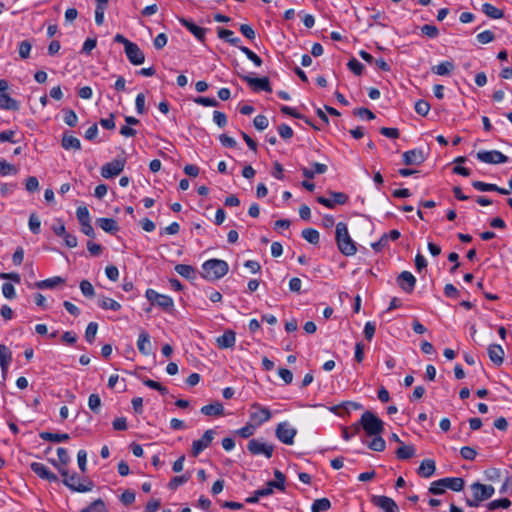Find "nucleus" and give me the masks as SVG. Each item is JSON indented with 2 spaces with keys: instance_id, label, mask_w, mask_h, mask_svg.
Returning <instances> with one entry per match:
<instances>
[{
  "instance_id": "46",
  "label": "nucleus",
  "mask_w": 512,
  "mask_h": 512,
  "mask_svg": "<svg viewBox=\"0 0 512 512\" xmlns=\"http://www.w3.org/2000/svg\"><path fill=\"white\" fill-rule=\"evenodd\" d=\"M64 122L70 126L75 127L78 122V117L72 109H64Z\"/></svg>"
},
{
  "instance_id": "13",
  "label": "nucleus",
  "mask_w": 512,
  "mask_h": 512,
  "mask_svg": "<svg viewBox=\"0 0 512 512\" xmlns=\"http://www.w3.org/2000/svg\"><path fill=\"white\" fill-rule=\"evenodd\" d=\"M471 490L473 496H476L481 501L491 498L495 492L492 485H485L479 482L473 483L471 485Z\"/></svg>"
},
{
  "instance_id": "15",
  "label": "nucleus",
  "mask_w": 512,
  "mask_h": 512,
  "mask_svg": "<svg viewBox=\"0 0 512 512\" xmlns=\"http://www.w3.org/2000/svg\"><path fill=\"white\" fill-rule=\"evenodd\" d=\"M126 56L131 64L133 65H141L145 61V55L138 47L137 44L131 43L125 49Z\"/></svg>"
},
{
  "instance_id": "54",
  "label": "nucleus",
  "mask_w": 512,
  "mask_h": 512,
  "mask_svg": "<svg viewBox=\"0 0 512 512\" xmlns=\"http://www.w3.org/2000/svg\"><path fill=\"white\" fill-rule=\"evenodd\" d=\"M415 111L421 116H426L430 111V104L425 100H418L415 103Z\"/></svg>"
},
{
  "instance_id": "39",
  "label": "nucleus",
  "mask_w": 512,
  "mask_h": 512,
  "mask_svg": "<svg viewBox=\"0 0 512 512\" xmlns=\"http://www.w3.org/2000/svg\"><path fill=\"white\" fill-rule=\"evenodd\" d=\"M175 271L184 278L190 279L195 276V270L192 266L186 264H178Z\"/></svg>"
},
{
  "instance_id": "9",
  "label": "nucleus",
  "mask_w": 512,
  "mask_h": 512,
  "mask_svg": "<svg viewBox=\"0 0 512 512\" xmlns=\"http://www.w3.org/2000/svg\"><path fill=\"white\" fill-rule=\"evenodd\" d=\"M125 167V160L124 159H115L105 165L101 168V176L109 179L114 176L119 175Z\"/></svg>"
},
{
  "instance_id": "31",
  "label": "nucleus",
  "mask_w": 512,
  "mask_h": 512,
  "mask_svg": "<svg viewBox=\"0 0 512 512\" xmlns=\"http://www.w3.org/2000/svg\"><path fill=\"white\" fill-rule=\"evenodd\" d=\"M62 147L65 150L75 149L80 150L81 149V142L78 138L64 134L62 138Z\"/></svg>"
},
{
  "instance_id": "16",
  "label": "nucleus",
  "mask_w": 512,
  "mask_h": 512,
  "mask_svg": "<svg viewBox=\"0 0 512 512\" xmlns=\"http://www.w3.org/2000/svg\"><path fill=\"white\" fill-rule=\"evenodd\" d=\"M472 186L478 191H495L500 194L507 195L512 191V180L509 181V189L500 188L496 184L485 183L482 181H473Z\"/></svg>"
},
{
  "instance_id": "63",
  "label": "nucleus",
  "mask_w": 512,
  "mask_h": 512,
  "mask_svg": "<svg viewBox=\"0 0 512 512\" xmlns=\"http://www.w3.org/2000/svg\"><path fill=\"white\" fill-rule=\"evenodd\" d=\"M52 230L59 237H63L67 233L65 225L61 219H56L55 223L52 225Z\"/></svg>"
},
{
  "instance_id": "55",
  "label": "nucleus",
  "mask_w": 512,
  "mask_h": 512,
  "mask_svg": "<svg viewBox=\"0 0 512 512\" xmlns=\"http://www.w3.org/2000/svg\"><path fill=\"white\" fill-rule=\"evenodd\" d=\"M32 45L29 41L24 40L19 44V56L22 59H27L30 56Z\"/></svg>"
},
{
  "instance_id": "30",
  "label": "nucleus",
  "mask_w": 512,
  "mask_h": 512,
  "mask_svg": "<svg viewBox=\"0 0 512 512\" xmlns=\"http://www.w3.org/2000/svg\"><path fill=\"white\" fill-rule=\"evenodd\" d=\"M454 68L455 66L452 61H444L436 66H433L432 72L437 75L444 76L450 74L454 70Z\"/></svg>"
},
{
  "instance_id": "6",
  "label": "nucleus",
  "mask_w": 512,
  "mask_h": 512,
  "mask_svg": "<svg viewBox=\"0 0 512 512\" xmlns=\"http://www.w3.org/2000/svg\"><path fill=\"white\" fill-rule=\"evenodd\" d=\"M275 433L279 441L286 445H292L294 443L297 430L288 422H281L277 425Z\"/></svg>"
},
{
  "instance_id": "20",
  "label": "nucleus",
  "mask_w": 512,
  "mask_h": 512,
  "mask_svg": "<svg viewBox=\"0 0 512 512\" xmlns=\"http://www.w3.org/2000/svg\"><path fill=\"white\" fill-rule=\"evenodd\" d=\"M216 342L220 349L233 347L236 342L235 332L232 330H226L221 336L217 338Z\"/></svg>"
},
{
  "instance_id": "7",
  "label": "nucleus",
  "mask_w": 512,
  "mask_h": 512,
  "mask_svg": "<svg viewBox=\"0 0 512 512\" xmlns=\"http://www.w3.org/2000/svg\"><path fill=\"white\" fill-rule=\"evenodd\" d=\"M247 449L252 455L263 454L269 459L272 457L274 446L260 439H251L248 442Z\"/></svg>"
},
{
  "instance_id": "42",
  "label": "nucleus",
  "mask_w": 512,
  "mask_h": 512,
  "mask_svg": "<svg viewBox=\"0 0 512 512\" xmlns=\"http://www.w3.org/2000/svg\"><path fill=\"white\" fill-rule=\"evenodd\" d=\"M368 447L373 451L382 452L386 447V443L380 435H377L374 436L372 441L368 444Z\"/></svg>"
},
{
  "instance_id": "27",
  "label": "nucleus",
  "mask_w": 512,
  "mask_h": 512,
  "mask_svg": "<svg viewBox=\"0 0 512 512\" xmlns=\"http://www.w3.org/2000/svg\"><path fill=\"white\" fill-rule=\"evenodd\" d=\"M201 413L206 416H222L224 414V407L219 401H215L209 405L201 408Z\"/></svg>"
},
{
  "instance_id": "29",
  "label": "nucleus",
  "mask_w": 512,
  "mask_h": 512,
  "mask_svg": "<svg viewBox=\"0 0 512 512\" xmlns=\"http://www.w3.org/2000/svg\"><path fill=\"white\" fill-rule=\"evenodd\" d=\"M39 436L42 440L50 441V442H54V443L64 442L70 438L69 434H67V433L58 434V433H51V432H41L39 434Z\"/></svg>"
},
{
  "instance_id": "5",
  "label": "nucleus",
  "mask_w": 512,
  "mask_h": 512,
  "mask_svg": "<svg viewBox=\"0 0 512 512\" xmlns=\"http://www.w3.org/2000/svg\"><path fill=\"white\" fill-rule=\"evenodd\" d=\"M64 485L69 489L76 492H89L93 489L94 484L92 481L87 479H81L76 473L69 475L63 479Z\"/></svg>"
},
{
  "instance_id": "44",
  "label": "nucleus",
  "mask_w": 512,
  "mask_h": 512,
  "mask_svg": "<svg viewBox=\"0 0 512 512\" xmlns=\"http://www.w3.org/2000/svg\"><path fill=\"white\" fill-rule=\"evenodd\" d=\"M156 305L165 309V310H171L174 306L173 299L168 295L160 294Z\"/></svg>"
},
{
  "instance_id": "1",
  "label": "nucleus",
  "mask_w": 512,
  "mask_h": 512,
  "mask_svg": "<svg viewBox=\"0 0 512 512\" xmlns=\"http://www.w3.org/2000/svg\"><path fill=\"white\" fill-rule=\"evenodd\" d=\"M361 427L368 436H377L383 432L384 423L374 413L370 411H365L361 415L359 423H355L352 425L353 434H358Z\"/></svg>"
},
{
  "instance_id": "58",
  "label": "nucleus",
  "mask_w": 512,
  "mask_h": 512,
  "mask_svg": "<svg viewBox=\"0 0 512 512\" xmlns=\"http://www.w3.org/2000/svg\"><path fill=\"white\" fill-rule=\"evenodd\" d=\"M421 32L424 35L428 36L429 38H436L439 35L438 28L434 25H429V24L423 25L421 27Z\"/></svg>"
},
{
  "instance_id": "8",
  "label": "nucleus",
  "mask_w": 512,
  "mask_h": 512,
  "mask_svg": "<svg viewBox=\"0 0 512 512\" xmlns=\"http://www.w3.org/2000/svg\"><path fill=\"white\" fill-rule=\"evenodd\" d=\"M477 159L487 164H501L508 161V157L497 150H482L477 153Z\"/></svg>"
},
{
  "instance_id": "12",
  "label": "nucleus",
  "mask_w": 512,
  "mask_h": 512,
  "mask_svg": "<svg viewBox=\"0 0 512 512\" xmlns=\"http://www.w3.org/2000/svg\"><path fill=\"white\" fill-rule=\"evenodd\" d=\"M31 470L41 479L47 480L49 482H57L58 477L52 471L48 469L43 463L33 462L30 464Z\"/></svg>"
},
{
  "instance_id": "26",
  "label": "nucleus",
  "mask_w": 512,
  "mask_h": 512,
  "mask_svg": "<svg viewBox=\"0 0 512 512\" xmlns=\"http://www.w3.org/2000/svg\"><path fill=\"white\" fill-rule=\"evenodd\" d=\"M96 224L105 232L115 234L119 230L117 222L112 218H98Z\"/></svg>"
},
{
  "instance_id": "24",
  "label": "nucleus",
  "mask_w": 512,
  "mask_h": 512,
  "mask_svg": "<svg viewBox=\"0 0 512 512\" xmlns=\"http://www.w3.org/2000/svg\"><path fill=\"white\" fill-rule=\"evenodd\" d=\"M371 502L375 506L383 509L385 512H387L388 510L392 509L396 505V502L392 498L387 497V496H377V495H374L371 498Z\"/></svg>"
},
{
  "instance_id": "43",
  "label": "nucleus",
  "mask_w": 512,
  "mask_h": 512,
  "mask_svg": "<svg viewBox=\"0 0 512 512\" xmlns=\"http://www.w3.org/2000/svg\"><path fill=\"white\" fill-rule=\"evenodd\" d=\"M88 407L94 413H99L101 407V398L98 394H91L88 398Z\"/></svg>"
},
{
  "instance_id": "19",
  "label": "nucleus",
  "mask_w": 512,
  "mask_h": 512,
  "mask_svg": "<svg viewBox=\"0 0 512 512\" xmlns=\"http://www.w3.org/2000/svg\"><path fill=\"white\" fill-rule=\"evenodd\" d=\"M438 484L442 487L451 489L452 491H461L464 488V480L460 477L442 478L438 480Z\"/></svg>"
},
{
  "instance_id": "34",
  "label": "nucleus",
  "mask_w": 512,
  "mask_h": 512,
  "mask_svg": "<svg viewBox=\"0 0 512 512\" xmlns=\"http://www.w3.org/2000/svg\"><path fill=\"white\" fill-rule=\"evenodd\" d=\"M331 508V502L328 498L314 500L311 506V512H325Z\"/></svg>"
},
{
  "instance_id": "28",
  "label": "nucleus",
  "mask_w": 512,
  "mask_h": 512,
  "mask_svg": "<svg viewBox=\"0 0 512 512\" xmlns=\"http://www.w3.org/2000/svg\"><path fill=\"white\" fill-rule=\"evenodd\" d=\"M0 108L4 110L16 111L19 109L18 102L7 93H0Z\"/></svg>"
},
{
  "instance_id": "52",
  "label": "nucleus",
  "mask_w": 512,
  "mask_h": 512,
  "mask_svg": "<svg viewBox=\"0 0 512 512\" xmlns=\"http://www.w3.org/2000/svg\"><path fill=\"white\" fill-rule=\"evenodd\" d=\"M257 426H255L253 423H251L250 421L245 425L243 426L242 428H240L237 433L239 436H241L242 438H248L250 436H252L254 434V431H255V428Z\"/></svg>"
},
{
  "instance_id": "49",
  "label": "nucleus",
  "mask_w": 512,
  "mask_h": 512,
  "mask_svg": "<svg viewBox=\"0 0 512 512\" xmlns=\"http://www.w3.org/2000/svg\"><path fill=\"white\" fill-rule=\"evenodd\" d=\"M80 290L86 297L92 298L95 296L94 287L88 280H82L80 282Z\"/></svg>"
},
{
  "instance_id": "64",
  "label": "nucleus",
  "mask_w": 512,
  "mask_h": 512,
  "mask_svg": "<svg viewBox=\"0 0 512 512\" xmlns=\"http://www.w3.org/2000/svg\"><path fill=\"white\" fill-rule=\"evenodd\" d=\"M3 296L7 299H13L16 296L15 288L11 283H4L2 285Z\"/></svg>"
},
{
  "instance_id": "48",
  "label": "nucleus",
  "mask_w": 512,
  "mask_h": 512,
  "mask_svg": "<svg viewBox=\"0 0 512 512\" xmlns=\"http://www.w3.org/2000/svg\"><path fill=\"white\" fill-rule=\"evenodd\" d=\"M98 324L95 322H90L85 331V339L89 343H93L95 336L97 334Z\"/></svg>"
},
{
  "instance_id": "21",
  "label": "nucleus",
  "mask_w": 512,
  "mask_h": 512,
  "mask_svg": "<svg viewBox=\"0 0 512 512\" xmlns=\"http://www.w3.org/2000/svg\"><path fill=\"white\" fill-rule=\"evenodd\" d=\"M137 348L139 352L143 355H149L151 352L150 336L145 330H142L139 334Z\"/></svg>"
},
{
  "instance_id": "14",
  "label": "nucleus",
  "mask_w": 512,
  "mask_h": 512,
  "mask_svg": "<svg viewBox=\"0 0 512 512\" xmlns=\"http://www.w3.org/2000/svg\"><path fill=\"white\" fill-rule=\"evenodd\" d=\"M397 284L406 293H411L416 285V278L409 271H403L397 277Z\"/></svg>"
},
{
  "instance_id": "50",
  "label": "nucleus",
  "mask_w": 512,
  "mask_h": 512,
  "mask_svg": "<svg viewBox=\"0 0 512 512\" xmlns=\"http://www.w3.org/2000/svg\"><path fill=\"white\" fill-rule=\"evenodd\" d=\"M29 229L31 230V232L33 234H39L40 233V226H41V221L39 219V217L32 213L29 217Z\"/></svg>"
},
{
  "instance_id": "17",
  "label": "nucleus",
  "mask_w": 512,
  "mask_h": 512,
  "mask_svg": "<svg viewBox=\"0 0 512 512\" xmlns=\"http://www.w3.org/2000/svg\"><path fill=\"white\" fill-rule=\"evenodd\" d=\"M424 160V154L420 149H413L403 153V162L405 165H418Z\"/></svg>"
},
{
  "instance_id": "4",
  "label": "nucleus",
  "mask_w": 512,
  "mask_h": 512,
  "mask_svg": "<svg viewBox=\"0 0 512 512\" xmlns=\"http://www.w3.org/2000/svg\"><path fill=\"white\" fill-rule=\"evenodd\" d=\"M271 412L267 407L262 406L259 403H253L249 410L250 422L255 426H260L267 422L271 418Z\"/></svg>"
},
{
  "instance_id": "2",
  "label": "nucleus",
  "mask_w": 512,
  "mask_h": 512,
  "mask_svg": "<svg viewBox=\"0 0 512 512\" xmlns=\"http://www.w3.org/2000/svg\"><path fill=\"white\" fill-rule=\"evenodd\" d=\"M228 270V263L220 259H210L202 264V276L208 281H216L224 277Z\"/></svg>"
},
{
  "instance_id": "57",
  "label": "nucleus",
  "mask_w": 512,
  "mask_h": 512,
  "mask_svg": "<svg viewBox=\"0 0 512 512\" xmlns=\"http://www.w3.org/2000/svg\"><path fill=\"white\" fill-rule=\"evenodd\" d=\"M253 124L257 130L262 131L268 127L269 121L265 115H257L253 120Z\"/></svg>"
},
{
  "instance_id": "40",
  "label": "nucleus",
  "mask_w": 512,
  "mask_h": 512,
  "mask_svg": "<svg viewBox=\"0 0 512 512\" xmlns=\"http://www.w3.org/2000/svg\"><path fill=\"white\" fill-rule=\"evenodd\" d=\"M302 237L311 244H317L320 239L319 232L313 228H307L302 231Z\"/></svg>"
},
{
  "instance_id": "38",
  "label": "nucleus",
  "mask_w": 512,
  "mask_h": 512,
  "mask_svg": "<svg viewBox=\"0 0 512 512\" xmlns=\"http://www.w3.org/2000/svg\"><path fill=\"white\" fill-rule=\"evenodd\" d=\"M81 512H108V510L104 501L97 499L93 501L89 506L83 508Z\"/></svg>"
},
{
  "instance_id": "47",
  "label": "nucleus",
  "mask_w": 512,
  "mask_h": 512,
  "mask_svg": "<svg viewBox=\"0 0 512 512\" xmlns=\"http://www.w3.org/2000/svg\"><path fill=\"white\" fill-rule=\"evenodd\" d=\"M274 476H275V481H269L270 486H275V488L283 491L285 489V486H284L285 475L281 471L275 470Z\"/></svg>"
},
{
  "instance_id": "60",
  "label": "nucleus",
  "mask_w": 512,
  "mask_h": 512,
  "mask_svg": "<svg viewBox=\"0 0 512 512\" xmlns=\"http://www.w3.org/2000/svg\"><path fill=\"white\" fill-rule=\"evenodd\" d=\"M0 173L2 175L16 174L17 169L14 165L6 162L5 160L0 161Z\"/></svg>"
},
{
  "instance_id": "59",
  "label": "nucleus",
  "mask_w": 512,
  "mask_h": 512,
  "mask_svg": "<svg viewBox=\"0 0 512 512\" xmlns=\"http://www.w3.org/2000/svg\"><path fill=\"white\" fill-rule=\"evenodd\" d=\"M495 39L494 34L490 30H485L477 35V40L481 44H488Z\"/></svg>"
},
{
  "instance_id": "10",
  "label": "nucleus",
  "mask_w": 512,
  "mask_h": 512,
  "mask_svg": "<svg viewBox=\"0 0 512 512\" xmlns=\"http://www.w3.org/2000/svg\"><path fill=\"white\" fill-rule=\"evenodd\" d=\"M214 434V430L209 429L204 432L203 436L200 439L193 441L191 452L194 457H197L204 449H206L211 444L214 438Z\"/></svg>"
},
{
  "instance_id": "62",
  "label": "nucleus",
  "mask_w": 512,
  "mask_h": 512,
  "mask_svg": "<svg viewBox=\"0 0 512 512\" xmlns=\"http://www.w3.org/2000/svg\"><path fill=\"white\" fill-rule=\"evenodd\" d=\"M347 66L355 75H361L364 68L363 65L355 58H352L348 62Z\"/></svg>"
},
{
  "instance_id": "3",
  "label": "nucleus",
  "mask_w": 512,
  "mask_h": 512,
  "mask_svg": "<svg viewBox=\"0 0 512 512\" xmlns=\"http://www.w3.org/2000/svg\"><path fill=\"white\" fill-rule=\"evenodd\" d=\"M336 242L341 253L346 256H352L357 251L355 243L349 235L347 225L343 222L336 225Z\"/></svg>"
},
{
  "instance_id": "53",
  "label": "nucleus",
  "mask_w": 512,
  "mask_h": 512,
  "mask_svg": "<svg viewBox=\"0 0 512 512\" xmlns=\"http://www.w3.org/2000/svg\"><path fill=\"white\" fill-rule=\"evenodd\" d=\"M189 480V476H186V475H181V476H175L173 477L169 484H168V487L171 489V490H176L179 486L183 485L184 483H186L187 481Z\"/></svg>"
},
{
  "instance_id": "35",
  "label": "nucleus",
  "mask_w": 512,
  "mask_h": 512,
  "mask_svg": "<svg viewBox=\"0 0 512 512\" xmlns=\"http://www.w3.org/2000/svg\"><path fill=\"white\" fill-rule=\"evenodd\" d=\"M217 34L219 38L226 40L231 45L238 46L240 42V39L238 37H233L234 33L231 30L218 28Z\"/></svg>"
},
{
  "instance_id": "41",
  "label": "nucleus",
  "mask_w": 512,
  "mask_h": 512,
  "mask_svg": "<svg viewBox=\"0 0 512 512\" xmlns=\"http://www.w3.org/2000/svg\"><path fill=\"white\" fill-rule=\"evenodd\" d=\"M511 506V501L508 498H502L493 500L490 503H488L487 508L490 511L497 510L499 508L507 509Z\"/></svg>"
},
{
  "instance_id": "25",
  "label": "nucleus",
  "mask_w": 512,
  "mask_h": 512,
  "mask_svg": "<svg viewBox=\"0 0 512 512\" xmlns=\"http://www.w3.org/2000/svg\"><path fill=\"white\" fill-rule=\"evenodd\" d=\"M435 470V461L432 459H425L421 462L417 472L421 477L429 478L435 473Z\"/></svg>"
},
{
  "instance_id": "56",
  "label": "nucleus",
  "mask_w": 512,
  "mask_h": 512,
  "mask_svg": "<svg viewBox=\"0 0 512 512\" xmlns=\"http://www.w3.org/2000/svg\"><path fill=\"white\" fill-rule=\"evenodd\" d=\"M143 384L151 389L159 391L161 394L167 393V388L157 381L151 379H144Z\"/></svg>"
},
{
  "instance_id": "36",
  "label": "nucleus",
  "mask_w": 512,
  "mask_h": 512,
  "mask_svg": "<svg viewBox=\"0 0 512 512\" xmlns=\"http://www.w3.org/2000/svg\"><path fill=\"white\" fill-rule=\"evenodd\" d=\"M99 306L104 310L118 311L121 309V304L114 299L103 297L99 300Z\"/></svg>"
},
{
  "instance_id": "23",
  "label": "nucleus",
  "mask_w": 512,
  "mask_h": 512,
  "mask_svg": "<svg viewBox=\"0 0 512 512\" xmlns=\"http://www.w3.org/2000/svg\"><path fill=\"white\" fill-rule=\"evenodd\" d=\"M488 356L494 364L499 366L504 360V350L500 345L491 344L488 347Z\"/></svg>"
},
{
  "instance_id": "33",
  "label": "nucleus",
  "mask_w": 512,
  "mask_h": 512,
  "mask_svg": "<svg viewBox=\"0 0 512 512\" xmlns=\"http://www.w3.org/2000/svg\"><path fill=\"white\" fill-rule=\"evenodd\" d=\"M482 11L486 16L492 19H500L504 16L502 10L498 9L497 7L490 3H484L482 5Z\"/></svg>"
},
{
  "instance_id": "11",
  "label": "nucleus",
  "mask_w": 512,
  "mask_h": 512,
  "mask_svg": "<svg viewBox=\"0 0 512 512\" xmlns=\"http://www.w3.org/2000/svg\"><path fill=\"white\" fill-rule=\"evenodd\" d=\"M242 80L245 81L254 91L271 92V86L267 77L253 78L248 75H242Z\"/></svg>"
},
{
  "instance_id": "45",
  "label": "nucleus",
  "mask_w": 512,
  "mask_h": 512,
  "mask_svg": "<svg viewBox=\"0 0 512 512\" xmlns=\"http://www.w3.org/2000/svg\"><path fill=\"white\" fill-rule=\"evenodd\" d=\"M239 49L241 52H243L246 57L251 60L256 66H261L262 65V59L257 55L255 54L252 50H250L249 48L245 47V46H239Z\"/></svg>"
},
{
  "instance_id": "22",
  "label": "nucleus",
  "mask_w": 512,
  "mask_h": 512,
  "mask_svg": "<svg viewBox=\"0 0 512 512\" xmlns=\"http://www.w3.org/2000/svg\"><path fill=\"white\" fill-rule=\"evenodd\" d=\"M12 361V353L8 347L0 344V367L2 370L3 378H5L8 366Z\"/></svg>"
},
{
  "instance_id": "18",
  "label": "nucleus",
  "mask_w": 512,
  "mask_h": 512,
  "mask_svg": "<svg viewBox=\"0 0 512 512\" xmlns=\"http://www.w3.org/2000/svg\"><path fill=\"white\" fill-rule=\"evenodd\" d=\"M179 22L187 28L199 41L204 42L205 35H206V29L197 26L192 21L187 20L183 17L179 18Z\"/></svg>"
},
{
  "instance_id": "51",
  "label": "nucleus",
  "mask_w": 512,
  "mask_h": 512,
  "mask_svg": "<svg viewBox=\"0 0 512 512\" xmlns=\"http://www.w3.org/2000/svg\"><path fill=\"white\" fill-rule=\"evenodd\" d=\"M76 215L80 225L90 222V214L85 206L78 207Z\"/></svg>"
},
{
  "instance_id": "61",
  "label": "nucleus",
  "mask_w": 512,
  "mask_h": 512,
  "mask_svg": "<svg viewBox=\"0 0 512 512\" xmlns=\"http://www.w3.org/2000/svg\"><path fill=\"white\" fill-rule=\"evenodd\" d=\"M194 101L195 103L206 107H216L219 105L216 99L209 97H197Z\"/></svg>"
},
{
  "instance_id": "37",
  "label": "nucleus",
  "mask_w": 512,
  "mask_h": 512,
  "mask_svg": "<svg viewBox=\"0 0 512 512\" xmlns=\"http://www.w3.org/2000/svg\"><path fill=\"white\" fill-rule=\"evenodd\" d=\"M63 282H64L63 278L56 276L53 278H49V279L37 282L36 287L39 289H48V288L50 289V288H54L57 284H60Z\"/></svg>"
},
{
  "instance_id": "32",
  "label": "nucleus",
  "mask_w": 512,
  "mask_h": 512,
  "mask_svg": "<svg viewBox=\"0 0 512 512\" xmlns=\"http://www.w3.org/2000/svg\"><path fill=\"white\" fill-rule=\"evenodd\" d=\"M395 453L398 459L406 460L412 458L415 455V448L413 445H404L402 443Z\"/></svg>"
}]
</instances>
